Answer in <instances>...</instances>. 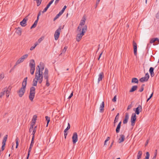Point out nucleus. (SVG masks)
<instances>
[{"mask_svg": "<svg viewBox=\"0 0 159 159\" xmlns=\"http://www.w3.org/2000/svg\"><path fill=\"white\" fill-rule=\"evenodd\" d=\"M43 77L44 79L46 80V85L47 87H48L50 85V84L48 81V68L45 69L43 75V72H41L40 69L36 70L35 79L38 80L40 78H43Z\"/></svg>", "mask_w": 159, "mask_h": 159, "instance_id": "nucleus-1", "label": "nucleus"}, {"mask_svg": "<svg viewBox=\"0 0 159 159\" xmlns=\"http://www.w3.org/2000/svg\"><path fill=\"white\" fill-rule=\"evenodd\" d=\"M35 88L34 86L31 87L30 89V94L29 96L30 100L32 102L35 97Z\"/></svg>", "mask_w": 159, "mask_h": 159, "instance_id": "nucleus-2", "label": "nucleus"}, {"mask_svg": "<svg viewBox=\"0 0 159 159\" xmlns=\"http://www.w3.org/2000/svg\"><path fill=\"white\" fill-rule=\"evenodd\" d=\"M61 26H60L58 28L57 30L55 32L54 34L55 39V40H57L60 35L61 31Z\"/></svg>", "mask_w": 159, "mask_h": 159, "instance_id": "nucleus-3", "label": "nucleus"}, {"mask_svg": "<svg viewBox=\"0 0 159 159\" xmlns=\"http://www.w3.org/2000/svg\"><path fill=\"white\" fill-rule=\"evenodd\" d=\"M86 19L84 18V20H81L80 23V25L77 27L76 32L79 33L80 31L82 29V26L84 25Z\"/></svg>", "mask_w": 159, "mask_h": 159, "instance_id": "nucleus-4", "label": "nucleus"}, {"mask_svg": "<svg viewBox=\"0 0 159 159\" xmlns=\"http://www.w3.org/2000/svg\"><path fill=\"white\" fill-rule=\"evenodd\" d=\"M7 135H6L4 136L3 138L2 141V146L1 148V150L0 151V152L3 151L5 149V147L6 145V142L7 139Z\"/></svg>", "mask_w": 159, "mask_h": 159, "instance_id": "nucleus-5", "label": "nucleus"}, {"mask_svg": "<svg viewBox=\"0 0 159 159\" xmlns=\"http://www.w3.org/2000/svg\"><path fill=\"white\" fill-rule=\"evenodd\" d=\"M136 120V116L135 113H133L132 115L130 120L132 126H134V125Z\"/></svg>", "mask_w": 159, "mask_h": 159, "instance_id": "nucleus-6", "label": "nucleus"}, {"mask_svg": "<svg viewBox=\"0 0 159 159\" xmlns=\"http://www.w3.org/2000/svg\"><path fill=\"white\" fill-rule=\"evenodd\" d=\"M78 33L76 37V39L78 42H79L81 39L82 37L84 35V32L81 31V30Z\"/></svg>", "mask_w": 159, "mask_h": 159, "instance_id": "nucleus-7", "label": "nucleus"}, {"mask_svg": "<svg viewBox=\"0 0 159 159\" xmlns=\"http://www.w3.org/2000/svg\"><path fill=\"white\" fill-rule=\"evenodd\" d=\"M72 139L73 143L75 144L78 141V135L76 132L73 133L72 137Z\"/></svg>", "mask_w": 159, "mask_h": 159, "instance_id": "nucleus-8", "label": "nucleus"}, {"mask_svg": "<svg viewBox=\"0 0 159 159\" xmlns=\"http://www.w3.org/2000/svg\"><path fill=\"white\" fill-rule=\"evenodd\" d=\"M134 110L135 111V114L139 115L140 112L142 110V107L141 105H139L135 109H134Z\"/></svg>", "mask_w": 159, "mask_h": 159, "instance_id": "nucleus-9", "label": "nucleus"}, {"mask_svg": "<svg viewBox=\"0 0 159 159\" xmlns=\"http://www.w3.org/2000/svg\"><path fill=\"white\" fill-rule=\"evenodd\" d=\"M28 20V16H26L20 22V25L22 27L26 26L27 25L26 22Z\"/></svg>", "mask_w": 159, "mask_h": 159, "instance_id": "nucleus-10", "label": "nucleus"}, {"mask_svg": "<svg viewBox=\"0 0 159 159\" xmlns=\"http://www.w3.org/2000/svg\"><path fill=\"white\" fill-rule=\"evenodd\" d=\"M25 89L21 88L19 90L18 92V93L20 97H22L25 92Z\"/></svg>", "mask_w": 159, "mask_h": 159, "instance_id": "nucleus-11", "label": "nucleus"}, {"mask_svg": "<svg viewBox=\"0 0 159 159\" xmlns=\"http://www.w3.org/2000/svg\"><path fill=\"white\" fill-rule=\"evenodd\" d=\"M134 54L135 56L137 54V44L135 41L134 40L133 41Z\"/></svg>", "mask_w": 159, "mask_h": 159, "instance_id": "nucleus-12", "label": "nucleus"}, {"mask_svg": "<svg viewBox=\"0 0 159 159\" xmlns=\"http://www.w3.org/2000/svg\"><path fill=\"white\" fill-rule=\"evenodd\" d=\"M29 66L30 68H35V62L34 60L32 59L30 61Z\"/></svg>", "mask_w": 159, "mask_h": 159, "instance_id": "nucleus-13", "label": "nucleus"}, {"mask_svg": "<svg viewBox=\"0 0 159 159\" xmlns=\"http://www.w3.org/2000/svg\"><path fill=\"white\" fill-rule=\"evenodd\" d=\"M154 42H156L157 44L159 43V39L157 38H153L152 39L150 40V43H152Z\"/></svg>", "mask_w": 159, "mask_h": 159, "instance_id": "nucleus-14", "label": "nucleus"}, {"mask_svg": "<svg viewBox=\"0 0 159 159\" xmlns=\"http://www.w3.org/2000/svg\"><path fill=\"white\" fill-rule=\"evenodd\" d=\"M129 119V115L128 113H126L125 114V118L123 120V123L124 124H126Z\"/></svg>", "mask_w": 159, "mask_h": 159, "instance_id": "nucleus-15", "label": "nucleus"}, {"mask_svg": "<svg viewBox=\"0 0 159 159\" xmlns=\"http://www.w3.org/2000/svg\"><path fill=\"white\" fill-rule=\"evenodd\" d=\"M70 128V125L69 123L68 124V126L65 129L64 132V138L65 139H66V136L67 135V131Z\"/></svg>", "mask_w": 159, "mask_h": 159, "instance_id": "nucleus-16", "label": "nucleus"}, {"mask_svg": "<svg viewBox=\"0 0 159 159\" xmlns=\"http://www.w3.org/2000/svg\"><path fill=\"white\" fill-rule=\"evenodd\" d=\"M125 139V135L121 134L120 135V138L119 139L118 142L119 143H120L123 142Z\"/></svg>", "mask_w": 159, "mask_h": 159, "instance_id": "nucleus-17", "label": "nucleus"}, {"mask_svg": "<svg viewBox=\"0 0 159 159\" xmlns=\"http://www.w3.org/2000/svg\"><path fill=\"white\" fill-rule=\"evenodd\" d=\"M16 30V33L19 36H20L22 33V29L20 27H18L16 28L15 29Z\"/></svg>", "mask_w": 159, "mask_h": 159, "instance_id": "nucleus-18", "label": "nucleus"}, {"mask_svg": "<svg viewBox=\"0 0 159 159\" xmlns=\"http://www.w3.org/2000/svg\"><path fill=\"white\" fill-rule=\"evenodd\" d=\"M104 103L103 101L102 102V103L100 106V112L101 113L103 112L104 111Z\"/></svg>", "mask_w": 159, "mask_h": 159, "instance_id": "nucleus-19", "label": "nucleus"}, {"mask_svg": "<svg viewBox=\"0 0 159 159\" xmlns=\"http://www.w3.org/2000/svg\"><path fill=\"white\" fill-rule=\"evenodd\" d=\"M104 73L103 72H101L98 75V83L101 81L104 77Z\"/></svg>", "mask_w": 159, "mask_h": 159, "instance_id": "nucleus-20", "label": "nucleus"}, {"mask_svg": "<svg viewBox=\"0 0 159 159\" xmlns=\"http://www.w3.org/2000/svg\"><path fill=\"white\" fill-rule=\"evenodd\" d=\"M154 69L152 67H150L149 70V72L151 76L152 77H153L154 75Z\"/></svg>", "mask_w": 159, "mask_h": 159, "instance_id": "nucleus-21", "label": "nucleus"}, {"mask_svg": "<svg viewBox=\"0 0 159 159\" xmlns=\"http://www.w3.org/2000/svg\"><path fill=\"white\" fill-rule=\"evenodd\" d=\"M137 88L138 86L137 85L133 86L131 89L129 90V92L131 93L134 91L137 90Z\"/></svg>", "mask_w": 159, "mask_h": 159, "instance_id": "nucleus-22", "label": "nucleus"}, {"mask_svg": "<svg viewBox=\"0 0 159 159\" xmlns=\"http://www.w3.org/2000/svg\"><path fill=\"white\" fill-rule=\"evenodd\" d=\"M148 79H147L145 77H143L139 79V81L141 82H146L148 81Z\"/></svg>", "mask_w": 159, "mask_h": 159, "instance_id": "nucleus-23", "label": "nucleus"}, {"mask_svg": "<svg viewBox=\"0 0 159 159\" xmlns=\"http://www.w3.org/2000/svg\"><path fill=\"white\" fill-rule=\"evenodd\" d=\"M39 65L40 66V70L41 72H42L43 70L44 69V66L43 63L42 62H40L39 63Z\"/></svg>", "mask_w": 159, "mask_h": 159, "instance_id": "nucleus-24", "label": "nucleus"}, {"mask_svg": "<svg viewBox=\"0 0 159 159\" xmlns=\"http://www.w3.org/2000/svg\"><path fill=\"white\" fill-rule=\"evenodd\" d=\"M38 20H37H37L35 21V22H34L33 24L31 27H30L31 29H32L33 28H34L35 27H36V25L37 24V23H38Z\"/></svg>", "mask_w": 159, "mask_h": 159, "instance_id": "nucleus-25", "label": "nucleus"}, {"mask_svg": "<svg viewBox=\"0 0 159 159\" xmlns=\"http://www.w3.org/2000/svg\"><path fill=\"white\" fill-rule=\"evenodd\" d=\"M131 82L138 84L139 83V80L138 79L136 78H133L132 79Z\"/></svg>", "mask_w": 159, "mask_h": 159, "instance_id": "nucleus-26", "label": "nucleus"}, {"mask_svg": "<svg viewBox=\"0 0 159 159\" xmlns=\"http://www.w3.org/2000/svg\"><path fill=\"white\" fill-rule=\"evenodd\" d=\"M142 154V151H139L138 154L137 155V158L139 159H141V156Z\"/></svg>", "mask_w": 159, "mask_h": 159, "instance_id": "nucleus-27", "label": "nucleus"}, {"mask_svg": "<svg viewBox=\"0 0 159 159\" xmlns=\"http://www.w3.org/2000/svg\"><path fill=\"white\" fill-rule=\"evenodd\" d=\"M119 116V113H118L117 114V115L115 118V120H114V123H116V122H118V120Z\"/></svg>", "mask_w": 159, "mask_h": 159, "instance_id": "nucleus-28", "label": "nucleus"}, {"mask_svg": "<svg viewBox=\"0 0 159 159\" xmlns=\"http://www.w3.org/2000/svg\"><path fill=\"white\" fill-rule=\"evenodd\" d=\"M35 79H35V78H34L33 80V84H32V85L33 86H36L37 85V83L38 82V80H37V79H36V80H35Z\"/></svg>", "mask_w": 159, "mask_h": 159, "instance_id": "nucleus-29", "label": "nucleus"}, {"mask_svg": "<svg viewBox=\"0 0 159 159\" xmlns=\"http://www.w3.org/2000/svg\"><path fill=\"white\" fill-rule=\"evenodd\" d=\"M39 44V43H38V42H36L34 44V45L33 46L31 47L30 48V50L31 51L33 50H34L35 47L38 45Z\"/></svg>", "mask_w": 159, "mask_h": 159, "instance_id": "nucleus-30", "label": "nucleus"}, {"mask_svg": "<svg viewBox=\"0 0 159 159\" xmlns=\"http://www.w3.org/2000/svg\"><path fill=\"white\" fill-rule=\"evenodd\" d=\"M7 90V88L4 89L3 92L0 93V98H1L3 95L5 94L6 91Z\"/></svg>", "mask_w": 159, "mask_h": 159, "instance_id": "nucleus-31", "label": "nucleus"}, {"mask_svg": "<svg viewBox=\"0 0 159 159\" xmlns=\"http://www.w3.org/2000/svg\"><path fill=\"white\" fill-rule=\"evenodd\" d=\"M120 125H117L116 129V131L117 133H119L120 132Z\"/></svg>", "mask_w": 159, "mask_h": 159, "instance_id": "nucleus-32", "label": "nucleus"}, {"mask_svg": "<svg viewBox=\"0 0 159 159\" xmlns=\"http://www.w3.org/2000/svg\"><path fill=\"white\" fill-rule=\"evenodd\" d=\"M66 7H67L66 5L64 6L62 9L59 12V13L61 15L64 12Z\"/></svg>", "mask_w": 159, "mask_h": 159, "instance_id": "nucleus-33", "label": "nucleus"}, {"mask_svg": "<svg viewBox=\"0 0 159 159\" xmlns=\"http://www.w3.org/2000/svg\"><path fill=\"white\" fill-rule=\"evenodd\" d=\"M27 84V83L25 82H24L23 81L22 83V87L21 88H23V89H25L26 88V87Z\"/></svg>", "mask_w": 159, "mask_h": 159, "instance_id": "nucleus-34", "label": "nucleus"}, {"mask_svg": "<svg viewBox=\"0 0 159 159\" xmlns=\"http://www.w3.org/2000/svg\"><path fill=\"white\" fill-rule=\"evenodd\" d=\"M45 118L46 120L47 121V126L50 121V118L48 116H46Z\"/></svg>", "mask_w": 159, "mask_h": 159, "instance_id": "nucleus-35", "label": "nucleus"}, {"mask_svg": "<svg viewBox=\"0 0 159 159\" xmlns=\"http://www.w3.org/2000/svg\"><path fill=\"white\" fill-rule=\"evenodd\" d=\"M144 84H142L141 87L140 89L139 90V91L140 92H142L144 90Z\"/></svg>", "mask_w": 159, "mask_h": 159, "instance_id": "nucleus-36", "label": "nucleus"}, {"mask_svg": "<svg viewBox=\"0 0 159 159\" xmlns=\"http://www.w3.org/2000/svg\"><path fill=\"white\" fill-rule=\"evenodd\" d=\"M34 136H33L30 146L33 147L34 143Z\"/></svg>", "mask_w": 159, "mask_h": 159, "instance_id": "nucleus-37", "label": "nucleus"}, {"mask_svg": "<svg viewBox=\"0 0 159 159\" xmlns=\"http://www.w3.org/2000/svg\"><path fill=\"white\" fill-rule=\"evenodd\" d=\"M67 48V47L66 46H65L63 49L62 51V52L60 54V55H61L62 53H65V52H66V49Z\"/></svg>", "mask_w": 159, "mask_h": 159, "instance_id": "nucleus-38", "label": "nucleus"}, {"mask_svg": "<svg viewBox=\"0 0 159 159\" xmlns=\"http://www.w3.org/2000/svg\"><path fill=\"white\" fill-rule=\"evenodd\" d=\"M150 157V154L148 152H147L146 153V156L144 159H149Z\"/></svg>", "mask_w": 159, "mask_h": 159, "instance_id": "nucleus-39", "label": "nucleus"}, {"mask_svg": "<svg viewBox=\"0 0 159 159\" xmlns=\"http://www.w3.org/2000/svg\"><path fill=\"white\" fill-rule=\"evenodd\" d=\"M61 15L59 13H58V14H57L56 15V16L54 18V19H53V21H55V20H56L57 19H58L59 17L61 16Z\"/></svg>", "mask_w": 159, "mask_h": 159, "instance_id": "nucleus-40", "label": "nucleus"}, {"mask_svg": "<svg viewBox=\"0 0 159 159\" xmlns=\"http://www.w3.org/2000/svg\"><path fill=\"white\" fill-rule=\"evenodd\" d=\"M87 30V26L86 25H85L84 27H83L82 29V31H83L84 32V33H85L86 31Z\"/></svg>", "mask_w": 159, "mask_h": 159, "instance_id": "nucleus-41", "label": "nucleus"}, {"mask_svg": "<svg viewBox=\"0 0 159 159\" xmlns=\"http://www.w3.org/2000/svg\"><path fill=\"white\" fill-rule=\"evenodd\" d=\"M37 127V126H35L34 128L33 129V132H32V134H33V136H34L35 134L36 131V128Z\"/></svg>", "mask_w": 159, "mask_h": 159, "instance_id": "nucleus-42", "label": "nucleus"}, {"mask_svg": "<svg viewBox=\"0 0 159 159\" xmlns=\"http://www.w3.org/2000/svg\"><path fill=\"white\" fill-rule=\"evenodd\" d=\"M35 68H30V72L31 75H33L34 73Z\"/></svg>", "mask_w": 159, "mask_h": 159, "instance_id": "nucleus-43", "label": "nucleus"}, {"mask_svg": "<svg viewBox=\"0 0 159 159\" xmlns=\"http://www.w3.org/2000/svg\"><path fill=\"white\" fill-rule=\"evenodd\" d=\"M54 0H52L47 5V6L48 7H49L51 4L53 2H54Z\"/></svg>", "mask_w": 159, "mask_h": 159, "instance_id": "nucleus-44", "label": "nucleus"}, {"mask_svg": "<svg viewBox=\"0 0 159 159\" xmlns=\"http://www.w3.org/2000/svg\"><path fill=\"white\" fill-rule=\"evenodd\" d=\"M9 91H8V90L7 89V90L5 92V93H6V96L7 98H8L9 97Z\"/></svg>", "mask_w": 159, "mask_h": 159, "instance_id": "nucleus-45", "label": "nucleus"}, {"mask_svg": "<svg viewBox=\"0 0 159 159\" xmlns=\"http://www.w3.org/2000/svg\"><path fill=\"white\" fill-rule=\"evenodd\" d=\"M37 6H39L41 3V0H36Z\"/></svg>", "mask_w": 159, "mask_h": 159, "instance_id": "nucleus-46", "label": "nucleus"}, {"mask_svg": "<svg viewBox=\"0 0 159 159\" xmlns=\"http://www.w3.org/2000/svg\"><path fill=\"white\" fill-rule=\"evenodd\" d=\"M16 148H17L19 145L18 139V138L16 139Z\"/></svg>", "mask_w": 159, "mask_h": 159, "instance_id": "nucleus-47", "label": "nucleus"}, {"mask_svg": "<svg viewBox=\"0 0 159 159\" xmlns=\"http://www.w3.org/2000/svg\"><path fill=\"white\" fill-rule=\"evenodd\" d=\"M43 38H42V37H41L38 40V41L37 42H38V43L39 44V43H40L41 42V41L43 40Z\"/></svg>", "mask_w": 159, "mask_h": 159, "instance_id": "nucleus-48", "label": "nucleus"}, {"mask_svg": "<svg viewBox=\"0 0 159 159\" xmlns=\"http://www.w3.org/2000/svg\"><path fill=\"white\" fill-rule=\"evenodd\" d=\"M48 7L46 6V7H45V8L44 9L43 11H42V13H44L45 12H46L48 9Z\"/></svg>", "mask_w": 159, "mask_h": 159, "instance_id": "nucleus-49", "label": "nucleus"}, {"mask_svg": "<svg viewBox=\"0 0 159 159\" xmlns=\"http://www.w3.org/2000/svg\"><path fill=\"white\" fill-rule=\"evenodd\" d=\"M22 62V61H21V60H20V59H19L16 62V65H17Z\"/></svg>", "mask_w": 159, "mask_h": 159, "instance_id": "nucleus-50", "label": "nucleus"}, {"mask_svg": "<svg viewBox=\"0 0 159 159\" xmlns=\"http://www.w3.org/2000/svg\"><path fill=\"white\" fill-rule=\"evenodd\" d=\"M132 107V103H131V104L130 105H129L127 108V111H128L129 109H130Z\"/></svg>", "mask_w": 159, "mask_h": 159, "instance_id": "nucleus-51", "label": "nucleus"}, {"mask_svg": "<svg viewBox=\"0 0 159 159\" xmlns=\"http://www.w3.org/2000/svg\"><path fill=\"white\" fill-rule=\"evenodd\" d=\"M153 95V92L150 95L149 98H148L147 100V102H148L152 97Z\"/></svg>", "mask_w": 159, "mask_h": 159, "instance_id": "nucleus-52", "label": "nucleus"}, {"mask_svg": "<svg viewBox=\"0 0 159 159\" xmlns=\"http://www.w3.org/2000/svg\"><path fill=\"white\" fill-rule=\"evenodd\" d=\"M28 56V54H25V55H24L22 56L21 57H22L24 59H25V58H26Z\"/></svg>", "mask_w": 159, "mask_h": 159, "instance_id": "nucleus-53", "label": "nucleus"}, {"mask_svg": "<svg viewBox=\"0 0 159 159\" xmlns=\"http://www.w3.org/2000/svg\"><path fill=\"white\" fill-rule=\"evenodd\" d=\"M43 78L39 79L38 81L39 83V84H41L43 81Z\"/></svg>", "mask_w": 159, "mask_h": 159, "instance_id": "nucleus-54", "label": "nucleus"}, {"mask_svg": "<svg viewBox=\"0 0 159 159\" xmlns=\"http://www.w3.org/2000/svg\"><path fill=\"white\" fill-rule=\"evenodd\" d=\"M116 96L115 95L114 97L112 99V101L113 102H116Z\"/></svg>", "mask_w": 159, "mask_h": 159, "instance_id": "nucleus-55", "label": "nucleus"}, {"mask_svg": "<svg viewBox=\"0 0 159 159\" xmlns=\"http://www.w3.org/2000/svg\"><path fill=\"white\" fill-rule=\"evenodd\" d=\"M4 77V75L3 74H0V80H1L2 79H3Z\"/></svg>", "mask_w": 159, "mask_h": 159, "instance_id": "nucleus-56", "label": "nucleus"}, {"mask_svg": "<svg viewBox=\"0 0 159 159\" xmlns=\"http://www.w3.org/2000/svg\"><path fill=\"white\" fill-rule=\"evenodd\" d=\"M73 96V92H72L68 98V99H70Z\"/></svg>", "mask_w": 159, "mask_h": 159, "instance_id": "nucleus-57", "label": "nucleus"}, {"mask_svg": "<svg viewBox=\"0 0 159 159\" xmlns=\"http://www.w3.org/2000/svg\"><path fill=\"white\" fill-rule=\"evenodd\" d=\"M145 77H146L147 79H149V75L148 74V73H146L145 74Z\"/></svg>", "mask_w": 159, "mask_h": 159, "instance_id": "nucleus-58", "label": "nucleus"}, {"mask_svg": "<svg viewBox=\"0 0 159 159\" xmlns=\"http://www.w3.org/2000/svg\"><path fill=\"white\" fill-rule=\"evenodd\" d=\"M41 11H39V13H38L37 16V20L39 19V16H40L41 14Z\"/></svg>", "mask_w": 159, "mask_h": 159, "instance_id": "nucleus-59", "label": "nucleus"}, {"mask_svg": "<svg viewBox=\"0 0 159 159\" xmlns=\"http://www.w3.org/2000/svg\"><path fill=\"white\" fill-rule=\"evenodd\" d=\"M37 116L36 115H34L33 118L32 120H36L37 119Z\"/></svg>", "mask_w": 159, "mask_h": 159, "instance_id": "nucleus-60", "label": "nucleus"}, {"mask_svg": "<svg viewBox=\"0 0 159 159\" xmlns=\"http://www.w3.org/2000/svg\"><path fill=\"white\" fill-rule=\"evenodd\" d=\"M100 1V0H97L96 2V6L95 8H96L97 7L98 5L99 4Z\"/></svg>", "mask_w": 159, "mask_h": 159, "instance_id": "nucleus-61", "label": "nucleus"}, {"mask_svg": "<svg viewBox=\"0 0 159 159\" xmlns=\"http://www.w3.org/2000/svg\"><path fill=\"white\" fill-rule=\"evenodd\" d=\"M36 120H32V122L31 123L35 125L36 123Z\"/></svg>", "mask_w": 159, "mask_h": 159, "instance_id": "nucleus-62", "label": "nucleus"}, {"mask_svg": "<svg viewBox=\"0 0 159 159\" xmlns=\"http://www.w3.org/2000/svg\"><path fill=\"white\" fill-rule=\"evenodd\" d=\"M34 125H35L31 123L30 124V128L33 129L34 126Z\"/></svg>", "mask_w": 159, "mask_h": 159, "instance_id": "nucleus-63", "label": "nucleus"}, {"mask_svg": "<svg viewBox=\"0 0 159 159\" xmlns=\"http://www.w3.org/2000/svg\"><path fill=\"white\" fill-rule=\"evenodd\" d=\"M27 77L25 78L24 79L23 82L27 83Z\"/></svg>", "mask_w": 159, "mask_h": 159, "instance_id": "nucleus-64", "label": "nucleus"}]
</instances>
